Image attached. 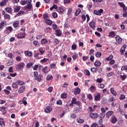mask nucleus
<instances>
[{
	"mask_svg": "<svg viewBox=\"0 0 127 127\" xmlns=\"http://www.w3.org/2000/svg\"><path fill=\"white\" fill-rule=\"evenodd\" d=\"M80 92H81V89L79 87L75 88L73 91L74 95L76 96V95H79L80 94Z\"/></svg>",
	"mask_w": 127,
	"mask_h": 127,
	"instance_id": "8",
	"label": "nucleus"
},
{
	"mask_svg": "<svg viewBox=\"0 0 127 127\" xmlns=\"http://www.w3.org/2000/svg\"><path fill=\"white\" fill-rule=\"evenodd\" d=\"M75 105H76V106H77V107H82V103L80 101H76Z\"/></svg>",
	"mask_w": 127,
	"mask_h": 127,
	"instance_id": "43",
	"label": "nucleus"
},
{
	"mask_svg": "<svg viewBox=\"0 0 127 127\" xmlns=\"http://www.w3.org/2000/svg\"><path fill=\"white\" fill-rule=\"evenodd\" d=\"M40 53H41V55H43L44 54V51H43V48H40L39 49Z\"/></svg>",
	"mask_w": 127,
	"mask_h": 127,
	"instance_id": "55",
	"label": "nucleus"
},
{
	"mask_svg": "<svg viewBox=\"0 0 127 127\" xmlns=\"http://www.w3.org/2000/svg\"><path fill=\"white\" fill-rule=\"evenodd\" d=\"M41 44L45 45V44H47L48 43V41L45 38H43L41 41Z\"/></svg>",
	"mask_w": 127,
	"mask_h": 127,
	"instance_id": "21",
	"label": "nucleus"
},
{
	"mask_svg": "<svg viewBox=\"0 0 127 127\" xmlns=\"http://www.w3.org/2000/svg\"><path fill=\"white\" fill-rule=\"evenodd\" d=\"M25 89V86H22L21 87H20L18 90V93H19V94H21L22 93H23V91H24Z\"/></svg>",
	"mask_w": 127,
	"mask_h": 127,
	"instance_id": "19",
	"label": "nucleus"
},
{
	"mask_svg": "<svg viewBox=\"0 0 127 127\" xmlns=\"http://www.w3.org/2000/svg\"><path fill=\"white\" fill-rule=\"evenodd\" d=\"M20 3L21 4V5H24V4H26L27 3V0H23L20 1Z\"/></svg>",
	"mask_w": 127,
	"mask_h": 127,
	"instance_id": "52",
	"label": "nucleus"
},
{
	"mask_svg": "<svg viewBox=\"0 0 127 127\" xmlns=\"http://www.w3.org/2000/svg\"><path fill=\"white\" fill-rule=\"evenodd\" d=\"M110 36H111V37H115L116 36V33L114 31H111L109 33Z\"/></svg>",
	"mask_w": 127,
	"mask_h": 127,
	"instance_id": "44",
	"label": "nucleus"
},
{
	"mask_svg": "<svg viewBox=\"0 0 127 127\" xmlns=\"http://www.w3.org/2000/svg\"><path fill=\"white\" fill-rule=\"evenodd\" d=\"M90 91H91V92H95V91H96V87L94 86H91Z\"/></svg>",
	"mask_w": 127,
	"mask_h": 127,
	"instance_id": "40",
	"label": "nucleus"
},
{
	"mask_svg": "<svg viewBox=\"0 0 127 127\" xmlns=\"http://www.w3.org/2000/svg\"><path fill=\"white\" fill-rule=\"evenodd\" d=\"M43 78V76H42V75L41 74H39V75L36 76L35 78H34V80H36V81H37L38 82H41V81H42Z\"/></svg>",
	"mask_w": 127,
	"mask_h": 127,
	"instance_id": "6",
	"label": "nucleus"
},
{
	"mask_svg": "<svg viewBox=\"0 0 127 127\" xmlns=\"http://www.w3.org/2000/svg\"><path fill=\"white\" fill-rule=\"evenodd\" d=\"M87 99L89 100L90 101H92L93 100V97H92V95L89 94L87 95Z\"/></svg>",
	"mask_w": 127,
	"mask_h": 127,
	"instance_id": "56",
	"label": "nucleus"
},
{
	"mask_svg": "<svg viewBox=\"0 0 127 127\" xmlns=\"http://www.w3.org/2000/svg\"><path fill=\"white\" fill-rule=\"evenodd\" d=\"M5 19H10V16L8 14H5L4 15Z\"/></svg>",
	"mask_w": 127,
	"mask_h": 127,
	"instance_id": "41",
	"label": "nucleus"
},
{
	"mask_svg": "<svg viewBox=\"0 0 127 127\" xmlns=\"http://www.w3.org/2000/svg\"><path fill=\"white\" fill-rule=\"evenodd\" d=\"M56 32V35L57 36H61L62 35V34L61 33V30L60 29H57L55 31Z\"/></svg>",
	"mask_w": 127,
	"mask_h": 127,
	"instance_id": "22",
	"label": "nucleus"
},
{
	"mask_svg": "<svg viewBox=\"0 0 127 127\" xmlns=\"http://www.w3.org/2000/svg\"><path fill=\"white\" fill-rule=\"evenodd\" d=\"M71 12H72V8H69L68 9V12L67 13V15H70L71 14Z\"/></svg>",
	"mask_w": 127,
	"mask_h": 127,
	"instance_id": "57",
	"label": "nucleus"
},
{
	"mask_svg": "<svg viewBox=\"0 0 127 127\" xmlns=\"http://www.w3.org/2000/svg\"><path fill=\"white\" fill-rule=\"evenodd\" d=\"M5 109H6V107H0V112H5Z\"/></svg>",
	"mask_w": 127,
	"mask_h": 127,
	"instance_id": "62",
	"label": "nucleus"
},
{
	"mask_svg": "<svg viewBox=\"0 0 127 127\" xmlns=\"http://www.w3.org/2000/svg\"><path fill=\"white\" fill-rule=\"evenodd\" d=\"M24 66H25V64H24L23 62H21L19 63V64L16 65V70H18V71H21L23 70Z\"/></svg>",
	"mask_w": 127,
	"mask_h": 127,
	"instance_id": "1",
	"label": "nucleus"
},
{
	"mask_svg": "<svg viewBox=\"0 0 127 127\" xmlns=\"http://www.w3.org/2000/svg\"><path fill=\"white\" fill-rule=\"evenodd\" d=\"M45 23L48 25H51V24H52V21L49 19H47L45 20Z\"/></svg>",
	"mask_w": 127,
	"mask_h": 127,
	"instance_id": "34",
	"label": "nucleus"
},
{
	"mask_svg": "<svg viewBox=\"0 0 127 127\" xmlns=\"http://www.w3.org/2000/svg\"><path fill=\"white\" fill-rule=\"evenodd\" d=\"M33 44H34V46L37 48L38 47H40V44L37 41H34L33 42Z\"/></svg>",
	"mask_w": 127,
	"mask_h": 127,
	"instance_id": "18",
	"label": "nucleus"
},
{
	"mask_svg": "<svg viewBox=\"0 0 127 127\" xmlns=\"http://www.w3.org/2000/svg\"><path fill=\"white\" fill-rule=\"evenodd\" d=\"M8 57L12 60H13V57H14L13 56V54H12V53H9L8 54Z\"/></svg>",
	"mask_w": 127,
	"mask_h": 127,
	"instance_id": "50",
	"label": "nucleus"
},
{
	"mask_svg": "<svg viewBox=\"0 0 127 127\" xmlns=\"http://www.w3.org/2000/svg\"><path fill=\"white\" fill-rule=\"evenodd\" d=\"M24 54L27 57H31V56L33 55V54L32 53V52H30L29 51H25L24 52Z\"/></svg>",
	"mask_w": 127,
	"mask_h": 127,
	"instance_id": "7",
	"label": "nucleus"
},
{
	"mask_svg": "<svg viewBox=\"0 0 127 127\" xmlns=\"http://www.w3.org/2000/svg\"><path fill=\"white\" fill-rule=\"evenodd\" d=\"M95 56L96 57L100 58L101 56H102V53L100 52H97L96 53H95Z\"/></svg>",
	"mask_w": 127,
	"mask_h": 127,
	"instance_id": "42",
	"label": "nucleus"
},
{
	"mask_svg": "<svg viewBox=\"0 0 127 127\" xmlns=\"http://www.w3.org/2000/svg\"><path fill=\"white\" fill-rule=\"evenodd\" d=\"M89 26L90 27H91V28H92V29L95 30V27H96L95 21H92L91 22H90L89 24Z\"/></svg>",
	"mask_w": 127,
	"mask_h": 127,
	"instance_id": "10",
	"label": "nucleus"
},
{
	"mask_svg": "<svg viewBox=\"0 0 127 127\" xmlns=\"http://www.w3.org/2000/svg\"><path fill=\"white\" fill-rule=\"evenodd\" d=\"M44 112L46 114H49L50 113H51V112H52V107L50 106H47L44 110Z\"/></svg>",
	"mask_w": 127,
	"mask_h": 127,
	"instance_id": "4",
	"label": "nucleus"
},
{
	"mask_svg": "<svg viewBox=\"0 0 127 127\" xmlns=\"http://www.w3.org/2000/svg\"><path fill=\"white\" fill-rule=\"evenodd\" d=\"M48 61V59L46 58H44L43 60H41V62L42 63H44L45 62H47Z\"/></svg>",
	"mask_w": 127,
	"mask_h": 127,
	"instance_id": "63",
	"label": "nucleus"
},
{
	"mask_svg": "<svg viewBox=\"0 0 127 127\" xmlns=\"http://www.w3.org/2000/svg\"><path fill=\"white\" fill-rule=\"evenodd\" d=\"M90 70L91 71V72H92V73H96V72H97V68L91 67L90 68Z\"/></svg>",
	"mask_w": 127,
	"mask_h": 127,
	"instance_id": "49",
	"label": "nucleus"
},
{
	"mask_svg": "<svg viewBox=\"0 0 127 127\" xmlns=\"http://www.w3.org/2000/svg\"><path fill=\"white\" fill-rule=\"evenodd\" d=\"M126 48H127V45H124L123 46V47L120 49V52L121 54L123 55L124 53H125V50H126Z\"/></svg>",
	"mask_w": 127,
	"mask_h": 127,
	"instance_id": "15",
	"label": "nucleus"
},
{
	"mask_svg": "<svg viewBox=\"0 0 127 127\" xmlns=\"http://www.w3.org/2000/svg\"><path fill=\"white\" fill-rule=\"evenodd\" d=\"M76 122L78 123V124H83V123H84V120L77 119L76 120Z\"/></svg>",
	"mask_w": 127,
	"mask_h": 127,
	"instance_id": "39",
	"label": "nucleus"
},
{
	"mask_svg": "<svg viewBox=\"0 0 127 127\" xmlns=\"http://www.w3.org/2000/svg\"><path fill=\"white\" fill-rule=\"evenodd\" d=\"M117 118L116 117H113L111 119V122L112 124H116L117 123Z\"/></svg>",
	"mask_w": 127,
	"mask_h": 127,
	"instance_id": "33",
	"label": "nucleus"
},
{
	"mask_svg": "<svg viewBox=\"0 0 127 127\" xmlns=\"http://www.w3.org/2000/svg\"><path fill=\"white\" fill-rule=\"evenodd\" d=\"M50 68L51 69H55L56 68H57V66H56V64H50Z\"/></svg>",
	"mask_w": 127,
	"mask_h": 127,
	"instance_id": "31",
	"label": "nucleus"
},
{
	"mask_svg": "<svg viewBox=\"0 0 127 127\" xmlns=\"http://www.w3.org/2000/svg\"><path fill=\"white\" fill-rule=\"evenodd\" d=\"M18 25H19V21H16L13 22V26L15 28H16V27H18Z\"/></svg>",
	"mask_w": 127,
	"mask_h": 127,
	"instance_id": "24",
	"label": "nucleus"
},
{
	"mask_svg": "<svg viewBox=\"0 0 127 127\" xmlns=\"http://www.w3.org/2000/svg\"><path fill=\"white\" fill-rule=\"evenodd\" d=\"M114 56L111 55L108 58L106 59V61H111L113 59Z\"/></svg>",
	"mask_w": 127,
	"mask_h": 127,
	"instance_id": "45",
	"label": "nucleus"
},
{
	"mask_svg": "<svg viewBox=\"0 0 127 127\" xmlns=\"http://www.w3.org/2000/svg\"><path fill=\"white\" fill-rule=\"evenodd\" d=\"M113 114H114V111H108L106 113V118H107V119H110V117H112Z\"/></svg>",
	"mask_w": 127,
	"mask_h": 127,
	"instance_id": "9",
	"label": "nucleus"
},
{
	"mask_svg": "<svg viewBox=\"0 0 127 127\" xmlns=\"http://www.w3.org/2000/svg\"><path fill=\"white\" fill-rule=\"evenodd\" d=\"M26 34L25 33H19L15 35L16 37L19 38V39H22L25 37Z\"/></svg>",
	"mask_w": 127,
	"mask_h": 127,
	"instance_id": "3",
	"label": "nucleus"
},
{
	"mask_svg": "<svg viewBox=\"0 0 127 127\" xmlns=\"http://www.w3.org/2000/svg\"><path fill=\"white\" fill-rule=\"evenodd\" d=\"M120 78L122 80V81H125V79H127V75L126 74H124L123 75H121Z\"/></svg>",
	"mask_w": 127,
	"mask_h": 127,
	"instance_id": "37",
	"label": "nucleus"
},
{
	"mask_svg": "<svg viewBox=\"0 0 127 127\" xmlns=\"http://www.w3.org/2000/svg\"><path fill=\"white\" fill-rule=\"evenodd\" d=\"M73 112L74 114H77V113H79V112H80V109L76 107L74 108Z\"/></svg>",
	"mask_w": 127,
	"mask_h": 127,
	"instance_id": "53",
	"label": "nucleus"
},
{
	"mask_svg": "<svg viewBox=\"0 0 127 127\" xmlns=\"http://www.w3.org/2000/svg\"><path fill=\"white\" fill-rule=\"evenodd\" d=\"M25 12L24 11L20 10L18 13L16 14L17 16H20V15H23Z\"/></svg>",
	"mask_w": 127,
	"mask_h": 127,
	"instance_id": "29",
	"label": "nucleus"
},
{
	"mask_svg": "<svg viewBox=\"0 0 127 127\" xmlns=\"http://www.w3.org/2000/svg\"><path fill=\"white\" fill-rule=\"evenodd\" d=\"M16 60L17 61V62H20L21 61V57L19 56H17L16 57Z\"/></svg>",
	"mask_w": 127,
	"mask_h": 127,
	"instance_id": "60",
	"label": "nucleus"
},
{
	"mask_svg": "<svg viewBox=\"0 0 127 127\" xmlns=\"http://www.w3.org/2000/svg\"><path fill=\"white\" fill-rule=\"evenodd\" d=\"M84 73L86 76H90V71H89V70L88 69H85L84 71Z\"/></svg>",
	"mask_w": 127,
	"mask_h": 127,
	"instance_id": "48",
	"label": "nucleus"
},
{
	"mask_svg": "<svg viewBox=\"0 0 127 127\" xmlns=\"http://www.w3.org/2000/svg\"><path fill=\"white\" fill-rule=\"evenodd\" d=\"M81 9L80 8L77 9L74 13V15L75 16H78V15L80 14V12H81Z\"/></svg>",
	"mask_w": 127,
	"mask_h": 127,
	"instance_id": "27",
	"label": "nucleus"
},
{
	"mask_svg": "<svg viewBox=\"0 0 127 127\" xmlns=\"http://www.w3.org/2000/svg\"><path fill=\"white\" fill-rule=\"evenodd\" d=\"M121 70H122V71L127 70V66L125 65V66H122V67L121 68Z\"/></svg>",
	"mask_w": 127,
	"mask_h": 127,
	"instance_id": "64",
	"label": "nucleus"
},
{
	"mask_svg": "<svg viewBox=\"0 0 127 127\" xmlns=\"http://www.w3.org/2000/svg\"><path fill=\"white\" fill-rule=\"evenodd\" d=\"M31 0H27V5L25 6V9H31L32 8V4Z\"/></svg>",
	"mask_w": 127,
	"mask_h": 127,
	"instance_id": "2",
	"label": "nucleus"
},
{
	"mask_svg": "<svg viewBox=\"0 0 127 127\" xmlns=\"http://www.w3.org/2000/svg\"><path fill=\"white\" fill-rule=\"evenodd\" d=\"M6 30H9V32H12L13 29L11 26H8L6 28Z\"/></svg>",
	"mask_w": 127,
	"mask_h": 127,
	"instance_id": "38",
	"label": "nucleus"
},
{
	"mask_svg": "<svg viewBox=\"0 0 127 127\" xmlns=\"http://www.w3.org/2000/svg\"><path fill=\"white\" fill-rule=\"evenodd\" d=\"M20 6H15L14 7V12H18L20 10Z\"/></svg>",
	"mask_w": 127,
	"mask_h": 127,
	"instance_id": "20",
	"label": "nucleus"
},
{
	"mask_svg": "<svg viewBox=\"0 0 127 127\" xmlns=\"http://www.w3.org/2000/svg\"><path fill=\"white\" fill-rule=\"evenodd\" d=\"M6 25V22L4 20L2 21L0 23V29H2Z\"/></svg>",
	"mask_w": 127,
	"mask_h": 127,
	"instance_id": "11",
	"label": "nucleus"
},
{
	"mask_svg": "<svg viewBox=\"0 0 127 127\" xmlns=\"http://www.w3.org/2000/svg\"><path fill=\"white\" fill-rule=\"evenodd\" d=\"M17 85L18 84L16 81L12 84L11 86L12 87V88H18V86Z\"/></svg>",
	"mask_w": 127,
	"mask_h": 127,
	"instance_id": "46",
	"label": "nucleus"
},
{
	"mask_svg": "<svg viewBox=\"0 0 127 127\" xmlns=\"http://www.w3.org/2000/svg\"><path fill=\"white\" fill-rule=\"evenodd\" d=\"M94 65L96 66V67H100L101 65H102V63L99 61H96L94 63Z\"/></svg>",
	"mask_w": 127,
	"mask_h": 127,
	"instance_id": "30",
	"label": "nucleus"
},
{
	"mask_svg": "<svg viewBox=\"0 0 127 127\" xmlns=\"http://www.w3.org/2000/svg\"><path fill=\"white\" fill-rule=\"evenodd\" d=\"M98 15H102V13L104 12V10L103 9H100L98 10Z\"/></svg>",
	"mask_w": 127,
	"mask_h": 127,
	"instance_id": "58",
	"label": "nucleus"
},
{
	"mask_svg": "<svg viewBox=\"0 0 127 127\" xmlns=\"http://www.w3.org/2000/svg\"><path fill=\"white\" fill-rule=\"evenodd\" d=\"M77 48V46L76 45V44H74L71 46V49L72 50H76Z\"/></svg>",
	"mask_w": 127,
	"mask_h": 127,
	"instance_id": "54",
	"label": "nucleus"
},
{
	"mask_svg": "<svg viewBox=\"0 0 127 127\" xmlns=\"http://www.w3.org/2000/svg\"><path fill=\"white\" fill-rule=\"evenodd\" d=\"M105 116H106V115H105L104 113H101L100 114L99 119L103 120V119L105 118Z\"/></svg>",
	"mask_w": 127,
	"mask_h": 127,
	"instance_id": "36",
	"label": "nucleus"
},
{
	"mask_svg": "<svg viewBox=\"0 0 127 127\" xmlns=\"http://www.w3.org/2000/svg\"><path fill=\"white\" fill-rule=\"evenodd\" d=\"M16 82L17 84L19 86H22V85H24V82L22 80H17Z\"/></svg>",
	"mask_w": 127,
	"mask_h": 127,
	"instance_id": "23",
	"label": "nucleus"
},
{
	"mask_svg": "<svg viewBox=\"0 0 127 127\" xmlns=\"http://www.w3.org/2000/svg\"><path fill=\"white\" fill-rule=\"evenodd\" d=\"M42 72H43V73H45V74L48 73V71L47 70V66H46V67L43 68Z\"/></svg>",
	"mask_w": 127,
	"mask_h": 127,
	"instance_id": "35",
	"label": "nucleus"
},
{
	"mask_svg": "<svg viewBox=\"0 0 127 127\" xmlns=\"http://www.w3.org/2000/svg\"><path fill=\"white\" fill-rule=\"evenodd\" d=\"M33 63H32L27 64L26 65V68H30V67H31V66H33Z\"/></svg>",
	"mask_w": 127,
	"mask_h": 127,
	"instance_id": "51",
	"label": "nucleus"
},
{
	"mask_svg": "<svg viewBox=\"0 0 127 127\" xmlns=\"http://www.w3.org/2000/svg\"><path fill=\"white\" fill-rule=\"evenodd\" d=\"M110 92L111 94H112V95H114V96H117V92L115 91V89H114V88L112 87L110 89Z\"/></svg>",
	"mask_w": 127,
	"mask_h": 127,
	"instance_id": "26",
	"label": "nucleus"
},
{
	"mask_svg": "<svg viewBox=\"0 0 127 127\" xmlns=\"http://www.w3.org/2000/svg\"><path fill=\"white\" fill-rule=\"evenodd\" d=\"M53 79V76L52 75H48L47 76V81H50V80H52Z\"/></svg>",
	"mask_w": 127,
	"mask_h": 127,
	"instance_id": "47",
	"label": "nucleus"
},
{
	"mask_svg": "<svg viewBox=\"0 0 127 127\" xmlns=\"http://www.w3.org/2000/svg\"><path fill=\"white\" fill-rule=\"evenodd\" d=\"M5 11L11 14V13H12V8H11V7H7L5 8Z\"/></svg>",
	"mask_w": 127,
	"mask_h": 127,
	"instance_id": "12",
	"label": "nucleus"
},
{
	"mask_svg": "<svg viewBox=\"0 0 127 127\" xmlns=\"http://www.w3.org/2000/svg\"><path fill=\"white\" fill-rule=\"evenodd\" d=\"M72 58L73 61H75V60H76V59H77L78 58V55H74L72 56Z\"/></svg>",
	"mask_w": 127,
	"mask_h": 127,
	"instance_id": "59",
	"label": "nucleus"
},
{
	"mask_svg": "<svg viewBox=\"0 0 127 127\" xmlns=\"http://www.w3.org/2000/svg\"><path fill=\"white\" fill-rule=\"evenodd\" d=\"M89 117L91 119H97L99 117V114L98 113H91L89 114Z\"/></svg>",
	"mask_w": 127,
	"mask_h": 127,
	"instance_id": "5",
	"label": "nucleus"
},
{
	"mask_svg": "<svg viewBox=\"0 0 127 127\" xmlns=\"http://www.w3.org/2000/svg\"><path fill=\"white\" fill-rule=\"evenodd\" d=\"M48 91L49 92V93H51L52 91H53V87L50 86L48 88Z\"/></svg>",
	"mask_w": 127,
	"mask_h": 127,
	"instance_id": "61",
	"label": "nucleus"
},
{
	"mask_svg": "<svg viewBox=\"0 0 127 127\" xmlns=\"http://www.w3.org/2000/svg\"><path fill=\"white\" fill-rule=\"evenodd\" d=\"M118 111L119 113L121 114V115H122L123 116H126V112L124 110H123L121 108L119 107L118 109Z\"/></svg>",
	"mask_w": 127,
	"mask_h": 127,
	"instance_id": "25",
	"label": "nucleus"
},
{
	"mask_svg": "<svg viewBox=\"0 0 127 127\" xmlns=\"http://www.w3.org/2000/svg\"><path fill=\"white\" fill-rule=\"evenodd\" d=\"M68 96L67 93H62L61 95V98L62 99H66Z\"/></svg>",
	"mask_w": 127,
	"mask_h": 127,
	"instance_id": "32",
	"label": "nucleus"
},
{
	"mask_svg": "<svg viewBox=\"0 0 127 127\" xmlns=\"http://www.w3.org/2000/svg\"><path fill=\"white\" fill-rule=\"evenodd\" d=\"M14 63V61L13 60H9L8 61V62L6 63L7 66H11V65H13Z\"/></svg>",
	"mask_w": 127,
	"mask_h": 127,
	"instance_id": "16",
	"label": "nucleus"
},
{
	"mask_svg": "<svg viewBox=\"0 0 127 127\" xmlns=\"http://www.w3.org/2000/svg\"><path fill=\"white\" fill-rule=\"evenodd\" d=\"M116 40L117 41V42L118 43H119V44H121L123 40L121 39V37L119 36H117L116 37Z\"/></svg>",
	"mask_w": 127,
	"mask_h": 127,
	"instance_id": "13",
	"label": "nucleus"
},
{
	"mask_svg": "<svg viewBox=\"0 0 127 127\" xmlns=\"http://www.w3.org/2000/svg\"><path fill=\"white\" fill-rule=\"evenodd\" d=\"M58 12H59V13H63L64 11H65V9H64L63 7H59L58 9Z\"/></svg>",
	"mask_w": 127,
	"mask_h": 127,
	"instance_id": "28",
	"label": "nucleus"
},
{
	"mask_svg": "<svg viewBox=\"0 0 127 127\" xmlns=\"http://www.w3.org/2000/svg\"><path fill=\"white\" fill-rule=\"evenodd\" d=\"M0 126L1 127H5V122H4V120L2 118H0Z\"/></svg>",
	"mask_w": 127,
	"mask_h": 127,
	"instance_id": "17",
	"label": "nucleus"
},
{
	"mask_svg": "<svg viewBox=\"0 0 127 127\" xmlns=\"http://www.w3.org/2000/svg\"><path fill=\"white\" fill-rule=\"evenodd\" d=\"M94 100L97 102H98V101H100V100H101V94L97 93V95L95 96Z\"/></svg>",
	"mask_w": 127,
	"mask_h": 127,
	"instance_id": "14",
	"label": "nucleus"
}]
</instances>
